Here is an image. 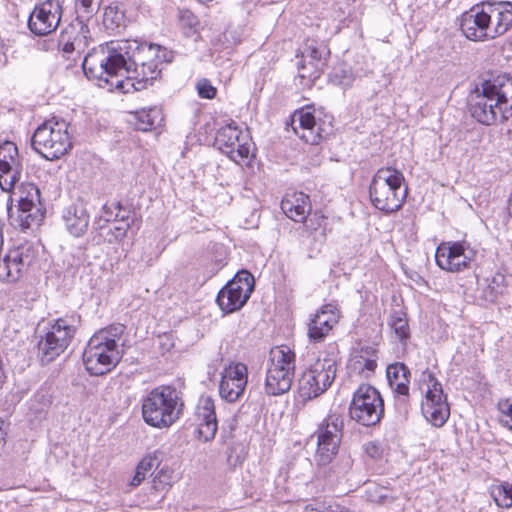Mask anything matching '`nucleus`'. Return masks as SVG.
Masks as SVG:
<instances>
[{
    "instance_id": "1",
    "label": "nucleus",
    "mask_w": 512,
    "mask_h": 512,
    "mask_svg": "<svg viewBox=\"0 0 512 512\" xmlns=\"http://www.w3.org/2000/svg\"><path fill=\"white\" fill-rule=\"evenodd\" d=\"M175 53L158 44L124 39L94 48L83 61L86 77L97 85L115 86L124 93L141 91L159 77L162 63H171Z\"/></svg>"
},
{
    "instance_id": "2",
    "label": "nucleus",
    "mask_w": 512,
    "mask_h": 512,
    "mask_svg": "<svg viewBox=\"0 0 512 512\" xmlns=\"http://www.w3.org/2000/svg\"><path fill=\"white\" fill-rule=\"evenodd\" d=\"M468 110L483 125L508 120L512 116V76L500 74L484 80L470 94Z\"/></svg>"
},
{
    "instance_id": "3",
    "label": "nucleus",
    "mask_w": 512,
    "mask_h": 512,
    "mask_svg": "<svg viewBox=\"0 0 512 512\" xmlns=\"http://www.w3.org/2000/svg\"><path fill=\"white\" fill-rule=\"evenodd\" d=\"M512 25V3H484L472 7L460 19V29L471 41H486L504 34Z\"/></svg>"
},
{
    "instance_id": "4",
    "label": "nucleus",
    "mask_w": 512,
    "mask_h": 512,
    "mask_svg": "<svg viewBox=\"0 0 512 512\" xmlns=\"http://www.w3.org/2000/svg\"><path fill=\"white\" fill-rule=\"evenodd\" d=\"M125 327L111 325L97 331L88 341L83 352V363L87 372L101 376L110 372L121 360L118 348Z\"/></svg>"
},
{
    "instance_id": "5",
    "label": "nucleus",
    "mask_w": 512,
    "mask_h": 512,
    "mask_svg": "<svg viewBox=\"0 0 512 512\" xmlns=\"http://www.w3.org/2000/svg\"><path fill=\"white\" fill-rule=\"evenodd\" d=\"M183 407L180 392L175 387L162 385L143 397L142 417L147 425L165 429L180 419Z\"/></svg>"
},
{
    "instance_id": "6",
    "label": "nucleus",
    "mask_w": 512,
    "mask_h": 512,
    "mask_svg": "<svg viewBox=\"0 0 512 512\" xmlns=\"http://www.w3.org/2000/svg\"><path fill=\"white\" fill-rule=\"evenodd\" d=\"M68 127L69 124L63 119L53 117L45 121L32 136L33 149L47 160L64 156L72 147Z\"/></svg>"
},
{
    "instance_id": "7",
    "label": "nucleus",
    "mask_w": 512,
    "mask_h": 512,
    "mask_svg": "<svg viewBox=\"0 0 512 512\" xmlns=\"http://www.w3.org/2000/svg\"><path fill=\"white\" fill-rule=\"evenodd\" d=\"M295 361V353L287 346L282 345L270 350L264 386L268 395L279 396L291 389Z\"/></svg>"
},
{
    "instance_id": "8",
    "label": "nucleus",
    "mask_w": 512,
    "mask_h": 512,
    "mask_svg": "<svg viewBox=\"0 0 512 512\" xmlns=\"http://www.w3.org/2000/svg\"><path fill=\"white\" fill-rule=\"evenodd\" d=\"M80 325V315L72 314L58 318L51 325L39 343L43 363H49L60 356L70 345Z\"/></svg>"
},
{
    "instance_id": "9",
    "label": "nucleus",
    "mask_w": 512,
    "mask_h": 512,
    "mask_svg": "<svg viewBox=\"0 0 512 512\" xmlns=\"http://www.w3.org/2000/svg\"><path fill=\"white\" fill-rule=\"evenodd\" d=\"M336 372L337 364L334 359H317L298 380L299 397L307 401L322 395L334 382Z\"/></svg>"
},
{
    "instance_id": "10",
    "label": "nucleus",
    "mask_w": 512,
    "mask_h": 512,
    "mask_svg": "<svg viewBox=\"0 0 512 512\" xmlns=\"http://www.w3.org/2000/svg\"><path fill=\"white\" fill-rule=\"evenodd\" d=\"M420 386L425 390V400L421 404L423 416L435 427H442L450 416V407L444 395L442 384L428 369L422 372Z\"/></svg>"
},
{
    "instance_id": "11",
    "label": "nucleus",
    "mask_w": 512,
    "mask_h": 512,
    "mask_svg": "<svg viewBox=\"0 0 512 512\" xmlns=\"http://www.w3.org/2000/svg\"><path fill=\"white\" fill-rule=\"evenodd\" d=\"M383 414L384 401L379 391L369 384L360 385L349 405L351 419L362 426L371 427L380 422Z\"/></svg>"
},
{
    "instance_id": "12",
    "label": "nucleus",
    "mask_w": 512,
    "mask_h": 512,
    "mask_svg": "<svg viewBox=\"0 0 512 512\" xmlns=\"http://www.w3.org/2000/svg\"><path fill=\"white\" fill-rule=\"evenodd\" d=\"M344 419L340 413L330 410L328 415L319 424L316 431L317 451L316 461L325 466L337 455L342 439Z\"/></svg>"
},
{
    "instance_id": "13",
    "label": "nucleus",
    "mask_w": 512,
    "mask_h": 512,
    "mask_svg": "<svg viewBox=\"0 0 512 512\" xmlns=\"http://www.w3.org/2000/svg\"><path fill=\"white\" fill-rule=\"evenodd\" d=\"M215 146L237 164L247 162L253 155L254 144L248 130L240 129L234 122L218 129Z\"/></svg>"
},
{
    "instance_id": "14",
    "label": "nucleus",
    "mask_w": 512,
    "mask_h": 512,
    "mask_svg": "<svg viewBox=\"0 0 512 512\" xmlns=\"http://www.w3.org/2000/svg\"><path fill=\"white\" fill-rule=\"evenodd\" d=\"M253 289V275L242 270L218 292L216 302L225 314L233 313L244 306Z\"/></svg>"
},
{
    "instance_id": "15",
    "label": "nucleus",
    "mask_w": 512,
    "mask_h": 512,
    "mask_svg": "<svg viewBox=\"0 0 512 512\" xmlns=\"http://www.w3.org/2000/svg\"><path fill=\"white\" fill-rule=\"evenodd\" d=\"M475 257L476 251L466 241L442 242L435 252L438 267L452 273L469 269Z\"/></svg>"
},
{
    "instance_id": "16",
    "label": "nucleus",
    "mask_w": 512,
    "mask_h": 512,
    "mask_svg": "<svg viewBox=\"0 0 512 512\" xmlns=\"http://www.w3.org/2000/svg\"><path fill=\"white\" fill-rule=\"evenodd\" d=\"M62 13V6L58 0H46L36 5L30 13L28 28L37 36L51 34L59 26Z\"/></svg>"
},
{
    "instance_id": "17",
    "label": "nucleus",
    "mask_w": 512,
    "mask_h": 512,
    "mask_svg": "<svg viewBox=\"0 0 512 512\" xmlns=\"http://www.w3.org/2000/svg\"><path fill=\"white\" fill-rule=\"evenodd\" d=\"M292 128L295 134L304 142L316 145L332 131L331 123L316 120L309 109H300L292 115Z\"/></svg>"
},
{
    "instance_id": "18",
    "label": "nucleus",
    "mask_w": 512,
    "mask_h": 512,
    "mask_svg": "<svg viewBox=\"0 0 512 512\" xmlns=\"http://www.w3.org/2000/svg\"><path fill=\"white\" fill-rule=\"evenodd\" d=\"M23 164L16 144L11 141L0 143V188L11 191L22 177Z\"/></svg>"
},
{
    "instance_id": "19",
    "label": "nucleus",
    "mask_w": 512,
    "mask_h": 512,
    "mask_svg": "<svg viewBox=\"0 0 512 512\" xmlns=\"http://www.w3.org/2000/svg\"><path fill=\"white\" fill-rule=\"evenodd\" d=\"M248 382V368L243 363H232L221 373L219 394L229 403L238 401L244 394Z\"/></svg>"
},
{
    "instance_id": "20",
    "label": "nucleus",
    "mask_w": 512,
    "mask_h": 512,
    "mask_svg": "<svg viewBox=\"0 0 512 512\" xmlns=\"http://www.w3.org/2000/svg\"><path fill=\"white\" fill-rule=\"evenodd\" d=\"M386 376L388 384L393 392L395 407L399 413L407 415L410 408V370L401 362L387 366Z\"/></svg>"
},
{
    "instance_id": "21",
    "label": "nucleus",
    "mask_w": 512,
    "mask_h": 512,
    "mask_svg": "<svg viewBox=\"0 0 512 512\" xmlns=\"http://www.w3.org/2000/svg\"><path fill=\"white\" fill-rule=\"evenodd\" d=\"M35 258V251L31 245H23L9 250L4 259L0 261V278L8 282L17 281L22 272L28 268Z\"/></svg>"
},
{
    "instance_id": "22",
    "label": "nucleus",
    "mask_w": 512,
    "mask_h": 512,
    "mask_svg": "<svg viewBox=\"0 0 512 512\" xmlns=\"http://www.w3.org/2000/svg\"><path fill=\"white\" fill-rule=\"evenodd\" d=\"M340 311L332 303L322 305L308 323V337L312 342L323 341L339 322Z\"/></svg>"
},
{
    "instance_id": "23",
    "label": "nucleus",
    "mask_w": 512,
    "mask_h": 512,
    "mask_svg": "<svg viewBox=\"0 0 512 512\" xmlns=\"http://www.w3.org/2000/svg\"><path fill=\"white\" fill-rule=\"evenodd\" d=\"M369 197L376 209L390 214L403 206L407 197V188L369 185Z\"/></svg>"
},
{
    "instance_id": "24",
    "label": "nucleus",
    "mask_w": 512,
    "mask_h": 512,
    "mask_svg": "<svg viewBox=\"0 0 512 512\" xmlns=\"http://www.w3.org/2000/svg\"><path fill=\"white\" fill-rule=\"evenodd\" d=\"M197 433L199 439L204 442L214 439L218 424L215 413L214 401L210 397L201 398L195 411Z\"/></svg>"
},
{
    "instance_id": "25",
    "label": "nucleus",
    "mask_w": 512,
    "mask_h": 512,
    "mask_svg": "<svg viewBox=\"0 0 512 512\" xmlns=\"http://www.w3.org/2000/svg\"><path fill=\"white\" fill-rule=\"evenodd\" d=\"M62 220L68 233L78 238L86 233L90 215L86 205L82 201H77L63 209Z\"/></svg>"
},
{
    "instance_id": "26",
    "label": "nucleus",
    "mask_w": 512,
    "mask_h": 512,
    "mask_svg": "<svg viewBox=\"0 0 512 512\" xmlns=\"http://www.w3.org/2000/svg\"><path fill=\"white\" fill-rule=\"evenodd\" d=\"M377 368V350L372 346H363L355 350L348 362V369L356 374L370 377Z\"/></svg>"
},
{
    "instance_id": "27",
    "label": "nucleus",
    "mask_w": 512,
    "mask_h": 512,
    "mask_svg": "<svg viewBox=\"0 0 512 512\" xmlns=\"http://www.w3.org/2000/svg\"><path fill=\"white\" fill-rule=\"evenodd\" d=\"M284 214L295 222H302L311 211L309 196L302 193L286 195L281 202Z\"/></svg>"
},
{
    "instance_id": "28",
    "label": "nucleus",
    "mask_w": 512,
    "mask_h": 512,
    "mask_svg": "<svg viewBox=\"0 0 512 512\" xmlns=\"http://www.w3.org/2000/svg\"><path fill=\"white\" fill-rule=\"evenodd\" d=\"M163 121L161 109L154 106L130 113L129 123L134 129L147 132L156 129Z\"/></svg>"
},
{
    "instance_id": "29",
    "label": "nucleus",
    "mask_w": 512,
    "mask_h": 512,
    "mask_svg": "<svg viewBox=\"0 0 512 512\" xmlns=\"http://www.w3.org/2000/svg\"><path fill=\"white\" fill-rule=\"evenodd\" d=\"M59 37L69 43H75L77 49H86L88 46L89 29L83 20L76 19L75 22L70 23L61 31Z\"/></svg>"
},
{
    "instance_id": "30",
    "label": "nucleus",
    "mask_w": 512,
    "mask_h": 512,
    "mask_svg": "<svg viewBox=\"0 0 512 512\" xmlns=\"http://www.w3.org/2000/svg\"><path fill=\"white\" fill-rule=\"evenodd\" d=\"M38 203H40V201H33L31 199L27 201L18 200L15 222L22 230L28 229L38 222Z\"/></svg>"
},
{
    "instance_id": "31",
    "label": "nucleus",
    "mask_w": 512,
    "mask_h": 512,
    "mask_svg": "<svg viewBox=\"0 0 512 512\" xmlns=\"http://www.w3.org/2000/svg\"><path fill=\"white\" fill-rule=\"evenodd\" d=\"M162 454L163 453L161 451L155 450L145 455L138 463L135 470V475L132 478L130 485L134 487L139 486L144 481L149 472L157 469L162 461Z\"/></svg>"
},
{
    "instance_id": "32",
    "label": "nucleus",
    "mask_w": 512,
    "mask_h": 512,
    "mask_svg": "<svg viewBox=\"0 0 512 512\" xmlns=\"http://www.w3.org/2000/svg\"><path fill=\"white\" fill-rule=\"evenodd\" d=\"M404 181V175L400 170L388 166L381 167L376 171L372 177L370 185L404 188Z\"/></svg>"
},
{
    "instance_id": "33",
    "label": "nucleus",
    "mask_w": 512,
    "mask_h": 512,
    "mask_svg": "<svg viewBox=\"0 0 512 512\" xmlns=\"http://www.w3.org/2000/svg\"><path fill=\"white\" fill-rule=\"evenodd\" d=\"M304 231L307 236L312 237L315 241H322L327 233V219L320 212L308 214L303 221Z\"/></svg>"
},
{
    "instance_id": "34",
    "label": "nucleus",
    "mask_w": 512,
    "mask_h": 512,
    "mask_svg": "<svg viewBox=\"0 0 512 512\" xmlns=\"http://www.w3.org/2000/svg\"><path fill=\"white\" fill-rule=\"evenodd\" d=\"M329 55L330 50L326 44L312 40L305 44L302 57L304 60L310 61L315 65L325 67L327 65Z\"/></svg>"
},
{
    "instance_id": "35",
    "label": "nucleus",
    "mask_w": 512,
    "mask_h": 512,
    "mask_svg": "<svg viewBox=\"0 0 512 512\" xmlns=\"http://www.w3.org/2000/svg\"><path fill=\"white\" fill-rule=\"evenodd\" d=\"M125 14L118 6H108L103 15V26L109 34L120 33L126 26Z\"/></svg>"
},
{
    "instance_id": "36",
    "label": "nucleus",
    "mask_w": 512,
    "mask_h": 512,
    "mask_svg": "<svg viewBox=\"0 0 512 512\" xmlns=\"http://www.w3.org/2000/svg\"><path fill=\"white\" fill-rule=\"evenodd\" d=\"M389 325L399 341L405 344L410 337V329L406 314L402 311L393 312L390 316Z\"/></svg>"
},
{
    "instance_id": "37",
    "label": "nucleus",
    "mask_w": 512,
    "mask_h": 512,
    "mask_svg": "<svg viewBox=\"0 0 512 512\" xmlns=\"http://www.w3.org/2000/svg\"><path fill=\"white\" fill-rule=\"evenodd\" d=\"M491 496L497 506L501 508L512 507V481H504L494 485L491 489Z\"/></svg>"
},
{
    "instance_id": "38",
    "label": "nucleus",
    "mask_w": 512,
    "mask_h": 512,
    "mask_svg": "<svg viewBox=\"0 0 512 512\" xmlns=\"http://www.w3.org/2000/svg\"><path fill=\"white\" fill-rule=\"evenodd\" d=\"M101 2L102 0H75L76 19H90L99 10Z\"/></svg>"
},
{
    "instance_id": "39",
    "label": "nucleus",
    "mask_w": 512,
    "mask_h": 512,
    "mask_svg": "<svg viewBox=\"0 0 512 512\" xmlns=\"http://www.w3.org/2000/svg\"><path fill=\"white\" fill-rule=\"evenodd\" d=\"M324 67L315 65L307 60H302L301 64L298 66V76L302 80H306L305 84L313 83L315 80L319 79Z\"/></svg>"
},
{
    "instance_id": "40",
    "label": "nucleus",
    "mask_w": 512,
    "mask_h": 512,
    "mask_svg": "<svg viewBox=\"0 0 512 512\" xmlns=\"http://www.w3.org/2000/svg\"><path fill=\"white\" fill-rule=\"evenodd\" d=\"M58 48L62 53V57L73 61H77L85 51V49H77L75 43H69L60 37L58 39Z\"/></svg>"
},
{
    "instance_id": "41",
    "label": "nucleus",
    "mask_w": 512,
    "mask_h": 512,
    "mask_svg": "<svg viewBox=\"0 0 512 512\" xmlns=\"http://www.w3.org/2000/svg\"><path fill=\"white\" fill-rule=\"evenodd\" d=\"M19 200L40 201V191L38 187L32 183L22 184L19 188Z\"/></svg>"
},
{
    "instance_id": "42",
    "label": "nucleus",
    "mask_w": 512,
    "mask_h": 512,
    "mask_svg": "<svg viewBox=\"0 0 512 512\" xmlns=\"http://www.w3.org/2000/svg\"><path fill=\"white\" fill-rule=\"evenodd\" d=\"M497 406L500 413L506 417L503 422L512 430V401L510 399H503L498 402Z\"/></svg>"
},
{
    "instance_id": "43",
    "label": "nucleus",
    "mask_w": 512,
    "mask_h": 512,
    "mask_svg": "<svg viewBox=\"0 0 512 512\" xmlns=\"http://www.w3.org/2000/svg\"><path fill=\"white\" fill-rule=\"evenodd\" d=\"M197 90L199 96L204 99H213L217 92L216 88L207 79L198 82Z\"/></svg>"
},
{
    "instance_id": "44",
    "label": "nucleus",
    "mask_w": 512,
    "mask_h": 512,
    "mask_svg": "<svg viewBox=\"0 0 512 512\" xmlns=\"http://www.w3.org/2000/svg\"><path fill=\"white\" fill-rule=\"evenodd\" d=\"M332 81L342 86H349L352 82V76L346 69L338 68L334 69Z\"/></svg>"
},
{
    "instance_id": "45",
    "label": "nucleus",
    "mask_w": 512,
    "mask_h": 512,
    "mask_svg": "<svg viewBox=\"0 0 512 512\" xmlns=\"http://www.w3.org/2000/svg\"><path fill=\"white\" fill-rule=\"evenodd\" d=\"M130 228V223H119V225H115L113 229L110 230L111 237L108 239L109 242H117L121 241L125 238L128 229Z\"/></svg>"
},
{
    "instance_id": "46",
    "label": "nucleus",
    "mask_w": 512,
    "mask_h": 512,
    "mask_svg": "<svg viewBox=\"0 0 512 512\" xmlns=\"http://www.w3.org/2000/svg\"><path fill=\"white\" fill-rule=\"evenodd\" d=\"M115 205H117V203L104 204L101 209V214L99 216L106 219V221H110V222L115 221V214H116Z\"/></svg>"
},
{
    "instance_id": "47",
    "label": "nucleus",
    "mask_w": 512,
    "mask_h": 512,
    "mask_svg": "<svg viewBox=\"0 0 512 512\" xmlns=\"http://www.w3.org/2000/svg\"><path fill=\"white\" fill-rule=\"evenodd\" d=\"M116 208V214H115V221L125 224L130 223V215L129 211L122 209L120 203L118 202L117 205H115Z\"/></svg>"
},
{
    "instance_id": "48",
    "label": "nucleus",
    "mask_w": 512,
    "mask_h": 512,
    "mask_svg": "<svg viewBox=\"0 0 512 512\" xmlns=\"http://www.w3.org/2000/svg\"><path fill=\"white\" fill-rule=\"evenodd\" d=\"M181 19L187 21V24L192 27L197 23L196 17L190 11L186 10L181 12Z\"/></svg>"
},
{
    "instance_id": "49",
    "label": "nucleus",
    "mask_w": 512,
    "mask_h": 512,
    "mask_svg": "<svg viewBox=\"0 0 512 512\" xmlns=\"http://www.w3.org/2000/svg\"><path fill=\"white\" fill-rule=\"evenodd\" d=\"M110 221H106V219L102 218L101 216H97L93 222V228L96 230V231H101L103 230L104 228H106L107 224L109 223Z\"/></svg>"
},
{
    "instance_id": "50",
    "label": "nucleus",
    "mask_w": 512,
    "mask_h": 512,
    "mask_svg": "<svg viewBox=\"0 0 512 512\" xmlns=\"http://www.w3.org/2000/svg\"><path fill=\"white\" fill-rule=\"evenodd\" d=\"M8 58L6 55V47L2 39H0V68L7 64Z\"/></svg>"
},
{
    "instance_id": "51",
    "label": "nucleus",
    "mask_w": 512,
    "mask_h": 512,
    "mask_svg": "<svg viewBox=\"0 0 512 512\" xmlns=\"http://www.w3.org/2000/svg\"><path fill=\"white\" fill-rule=\"evenodd\" d=\"M366 451L372 457H376L378 455V447L374 443H369L366 447Z\"/></svg>"
},
{
    "instance_id": "52",
    "label": "nucleus",
    "mask_w": 512,
    "mask_h": 512,
    "mask_svg": "<svg viewBox=\"0 0 512 512\" xmlns=\"http://www.w3.org/2000/svg\"><path fill=\"white\" fill-rule=\"evenodd\" d=\"M488 288H489V293L486 295V298H487L489 301L493 302V301H495V300H496V298H497L498 291H497V290H495V288H494V287H491V285H489V286H488Z\"/></svg>"
},
{
    "instance_id": "53",
    "label": "nucleus",
    "mask_w": 512,
    "mask_h": 512,
    "mask_svg": "<svg viewBox=\"0 0 512 512\" xmlns=\"http://www.w3.org/2000/svg\"><path fill=\"white\" fill-rule=\"evenodd\" d=\"M3 424L4 422L0 419V445L4 442L5 440V431L3 430Z\"/></svg>"
},
{
    "instance_id": "54",
    "label": "nucleus",
    "mask_w": 512,
    "mask_h": 512,
    "mask_svg": "<svg viewBox=\"0 0 512 512\" xmlns=\"http://www.w3.org/2000/svg\"><path fill=\"white\" fill-rule=\"evenodd\" d=\"M304 512H320V510H318L313 505H306L304 508Z\"/></svg>"
},
{
    "instance_id": "55",
    "label": "nucleus",
    "mask_w": 512,
    "mask_h": 512,
    "mask_svg": "<svg viewBox=\"0 0 512 512\" xmlns=\"http://www.w3.org/2000/svg\"><path fill=\"white\" fill-rule=\"evenodd\" d=\"M509 213L512 215V192L511 196L509 198V207H508Z\"/></svg>"
},
{
    "instance_id": "56",
    "label": "nucleus",
    "mask_w": 512,
    "mask_h": 512,
    "mask_svg": "<svg viewBox=\"0 0 512 512\" xmlns=\"http://www.w3.org/2000/svg\"><path fill=\"white\" fill-rule=\"evenodd\" d=\"M162 476H166V475L164 474V471H163V470H160V471L158 472V474L156 475V478H158V479L161 481Z\"/></svg>"
},
{
    "instance_id": "57",
    "label": "nucleus",
    "mask_w": 512,
    "mask_h": 512,
    "mask_svg": "<svg viewBox=\"0 0 512 512\" xmlns=\"http://www.w3.org/2000/svg\"><path fill=\"white\" fill-rule=\"evenodd\" d=\"M331 508H334L333 506L329 505L328 507H326L323 511H326V512H331Z\"/></svg>"
}]
</instances>
